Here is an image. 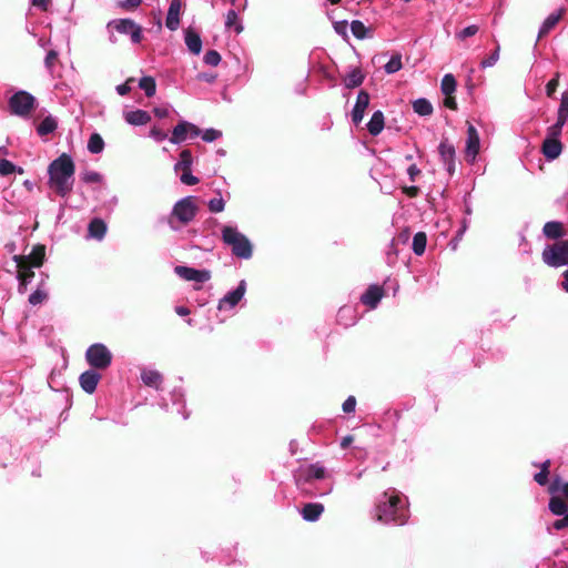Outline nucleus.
<instances>
[{
  "mask_svg": "<svg viewBox=\"0 0 568 568\" xmlns=\"http://www.w3.org/2000/svg\"><path fill=\"white\" fill-rule=\"evenodd\" d=\"M75 164L72 158L62 153L48 166V184L59 196H67L71 193L74 182Z\"/></svg>",
  "mask_w": 568,
  "mask_h": 568,
  "instance_id": "1",
  "label": "nucleus"
},
{
  "mask_svg": "<svg viewBox=\"0 0 568 568\" xmlns=\"http://www.w3.org/2000/svg\"><path fill=\"white\" fill-rule=\"evenodd\" d=\"M376 519L381 523L405 525L408 520V510L402 505L398 494L385 491L376 505Z\"/></svg>",
  "mask_w": 568,
  "mask_h": 568,
  "instance_id": "2",
  "label": "nucleus"
},
{
  "mask_svg": "<svg viewBox=\"0 0 568 568\" xmlns=\"http://www.w3.org/2000/svg\"><path fill=\"white\" fill-rule=\"evenodd\" d=\"M222 240L231 246L232 253L240 258H250L253 253L250 240L233 226L222 229Z\"/></svg>",
  "mask_w": 568,
  "mask_h": 568,
  "instance_id": "3",
  "label": "nucleus"
},
{
  "mask_svg": "<svg viewBox=\"0 0 568 568\" xmlns=\"http://www.w3.org/2000/svg\"><path fill=\"white\" fill-rule=\"evenodd\" d=\"M541 257L544 263L550 267L568 265V240L547 245L541 253Z\"/></svg>",
  "mask_w": 568,
  "mask_h": 568,
  "instance_id": "4",
  "label": "nucleus"
},
{
  "mask_svg": "<svg viewBox=\"0 0 568 568\" xmlns=\"http://www.w3.org/2000/svg\"><path fill=\"white\" fill-rule=\"evenodd\" d=\"M196 212L195 199L186 196L174 204L169 223L172 227H175L173 219H176L181 224L186 225L195 217Z\"/></svg>",
  "mask_w": 568,
  "mask_h": 568,
  "instance_id": "5",
  "label": "nucleus"
},
{
  "mask_svg": "<svg viewBox=\"0 0 568 568\" xmlns=\"http://www.w3.org/2000/svg\"><path fill=\"white\" fill-rule=\"evenodd\" d=\"M85 359L94 369H106L112 362V353L101 343L92 344L85 352Z\"/></svg>",
  "mask_w": 568,
  "mask_h": 568,
  "instance_id": "6",
  "label": "nucleus"
},
{
  "mask_svg": "<svg viewBox=\"0 0 568 568\" xmlns=\"http://www.w3.org/2000/svg\"><path fill=\"white\" fill-rule=\"evenodd\" d=\"M34 104V97L27 91H18L9 99L10 112L21 118L29 116Z\"/></svg>",
  "mask_w": 568,
  "mask_h": 568,
  "instance_id": "7",
  "label": "nucleus"
},
{
  "mask_svg": "<svg viewBox=\"0 0 568 568\" xmlns=\"http://www.w3.org/2000/svg\"><path fill=\"white\" fill-rule=\"evenodd\" d=\"M16 264L28 265V267H41L45 261V245L37 244L28 255H13Z\"/></svg>",
  "mask_w": 568,
  "mask_h": 568,
  "instance_id": "8",
  "label": "nucleus"
},
{
  "mask_svg": "<svg viewBox=\"0 0 568 568\" xmlns=\"http://www.w3.org/2000/svg\"><path fill=\"white\" fill-rule=\"evenodd\" d=\"M201 130L193 123L187 121H180L178 125L173 129L172 135L170 138V142L173 144H179L190 136L191 139L199 136Z\"/></svg>",
  "mask_w": 568,
  "mask_h": 568,
  "instance_id": "9",
  "label": "nucleus"
},
{
  "mask_svg": "<svg viewBox=\"0 0 568 568\" xmlns=\"http://www.w3.org/2000/svg\"><path fill=\"white\" fill-rule=\"evenodd\" d=\"M174 272L181 278L196 283H204L211 278V272L207 270H195L193 267L178 265Z\"/></svg>",
  "mask_w": 568,
  "mask_h": 568,
  "instance_id": "10",
  "label": "nucleus"
},
{
  "mask_svg": "<svg viewBox=\"0 0 568 568\" xmlns=\"http://www.w3.org/2000/svg\"><path fill=\"white\" fill-rule=\"evenodd\" d=\"M479 145L480 140L476 128L470 122H467V140L465 148V155L467 161L473 162L476 159L479 152Z\"/></svg>",
  "mask_w": 568,
  "mask_h": 568,
  "instance_id": "11",
  "label": "nucleus"
},
{
  "mask_svg": "<svg viewBox=\"0 0 568 568\" xmlns=\"http://www.w3.org/2000/svg\"><path fill=\"white\" fill-rule=\"evenodd\" d=\"M438 152L440 155L442 162L447 166V171L449 175H453L456 170V151L455 146L448 142L447 139L443 140L438 146Z\"/></svg>",
  "mask_w": 568,
  "mask_h": 568,
  "instance_id": "12",
  "label": "nucleus"
},
{
  "mask_svg": "<svg viewBox=\"0 0 568 568\" xmlns=\"http://www.w3.org/2000/svg\"><path fill=\"white\" fill-rule=\"evenodd\" d=\"M369 94L365 90H361L357 94L356 103L352 111V121L359 124L364 118L365 110L369 105Z\"/></svg>",
  "mask_w": 568,
  "mask_h": 568,
  "instance_id": "13",
  "label": "nucleus"
},
{
  "mask_svg": "<svg viewBox=\"0 0 568 568\" xmlns=\"http://www.w3.org/2000/svg\"><path fill=\"white\" fill-rule=\"evenodd\" d=\"M181 9V0H171L165 19V26L169 30L175 31L179 28Z\"/></svg>",
  "mask_w": 568,
  "mask_h": 568,
  "instance_id": "14",
  "label": "nucleus"
},
{
  "mask_svg": "<svg viewBox=\"0 0 568 568\" xmlns=\"http://www.w3.org/2000/svg\"><path fill=\"white\" fill-rule=\"evenodd\" d=\"M100 379L101 375L99 373H97L94 369H89L80 375L79 382L81 388L85 393L93 394Z\"/></svg>",
  "mask_w": 568,
  "mask_h": 568,
  "instance_id": "15",
  "label": "nucleus"
},
{
  "mask_svg": "<svg viewBox=\"0 0 568 568\" xmlns=\"http://www.w3.org/2000/svg\"><path fill=\"white\" fill-rule=\"evenodd\" d=\"M565 13H566V8H564V7L559 8L557 11L550 13L545 19V21L539 30L538 39H541L545 36H547L558 24V22L562 19Z\"/></svg>",
  "mask_w": 568,
  "mask_h": 568,
  "instance_id": "16",
  "label": "nucleus"
},
{
  "mask_svg": "<svg viewBox=\"0 0 568 568\" xmlns=\"http://www.w3.org/2000/svg\"><path fill=\"white\" fill-rule=\"evenodd\" d=\"M384 295V290L378 285H371L362 295L361 301L363 304L375 308Z\"/></svg>",
  "mask_w": 568,
  "mask_h": 568,
  "instance_id": "17",
  "label": "nucleus"
},
{
  "mask_svg": "<svg viewBox=\"0 0 568 568\" xmlns=\"http://www.w3.org/2000/svg\"><path fill=\"white\" fill-rule=\"evenodd\" d=\"M562 151V143L559 139H545L541 145V152L548 160L557 159Z\"/></svg>",
  "mask_w": 568,
  "mask_h": 568,
  "instance_id": "18",
  "label": "nucleus"
},
{
  "mask_svg": "<svg viewBox=\"0 0 568 568\" xmlns=\"http://www.w3.org/2000/svg\"><path fill=\"white\" fill-rule=\"evenodd\" d=\"M246 291V284L244 281H241L239 286L227 293L219 303V308H222L225 304H229L230 307H234L239 304V302L243 298Z\"/></svg>",
  "mask_w": 568,
  "mask_h": 568,
  "instance_id": "19",
  "label": "nucleus"
},
{
  "mask_svg": "<svg viewBox=\"0 0 568 568\" xmlns=\"http://www.w3.org/2000/svg\"><path fill=\"white\" fill-rule=\"evenodd\" d=\"M34 272L28 265L17 264V278L19 281L18 292L24 294L27 292L28 284L33 278Z\"/></svg>",
  "mask_w": 568,
  "mask_h": 568,
  "instance_id": "20",
  "label": "nucleus"
},
{
  "mask_svg": "<svg viewBox=\"0 0 568 568\" xmlns=\"http://www.w3.org/2000/svg\"><path fill=\"white\" fill-rule=\"evenodd\" d=\"M185 44L189 51L195 55L200 54L202 51V40L200 34L193 30L192 28H187L185 30Z\"/></svg>",
  "mask_w": 568,
  "mask_h": 568,
  "instance_id": "21",
  "label": "nucleus"
},
{
  "mask_svg": "<svg viewBox=\"0 0 568 568\" xmlns=\"http://www.w3.org/2000/svg\"><path fill=\"white\" fill-rule=\"evenodd\" d=\"M542 233L549 240H559L565 235L564 224L557 221L547 222L542 227Z\"/></svg>",
  "mask_w": 568,
  "mask_h": 568,
  "instance_id": "22",
  "label": "nucleus"
},
{
  "mask_svg": "<svg viewBox=\"0 0 568 568\" xmlns=\"http://www.w3.org/2000/svg\"><path fill=\"white\" fill-rule=\"evenodd\" d=\"M324 511V506L320 503H308L302 508V516L306 521H316Z\"/></svg>",
  "mask_w": 568,
  "mask_h": 568,
  "instance_id": "23",
  "label": "nucleus"
},
{
  "mask_svg": "<svg viewBox=\"0 0 568 568\" xmlns=\"http://www.w3.org/2000/svg\"><path fill=\"white\" fill-rule=\"evenodd\" d=\"M124 119L129 124H132V125H143L151 121L150 114L143 110L125 112Z\"/></svg>",
  "mask_w": 568,
  "mask_h": 568,
  "instance_id": "24",
  "label": "nucleus"
},
{
  "mask_svg": "<svg viewBox=\"0 0 568 568\" xmlns=\"http://www.w3.org/2000/svg\"><path fill=\"white\" fill-rule=\"evenodd\" d=\"M141 378L143 383L153 388H159L163 382V376L158 372L153 369H143L141 373Z\"/></svg>",
  "mask_w": 568,
  "mask_h": 568,
  "instance_id": "25",
  "label": "nucleus"
},
{
  "mask_svg": "<svg viewBox=\"0 0 568 568\" xmlns=\"http://www.w3.org/2000/svg\"><path fill=\"white\" fill-rule=\"evenodd\" d=\"M384 124L385 122L383 112L375 111L369 122L367 123V130L372 135L376 136L383 131Z\"/></svg>",
  "mask_w": 568,
  "mask_h": 568,
  "instance_id": "26",
  "label": "nucleus"
},
{
  "mask_svg": "<svg viewBox=\"0 0 568 568\" xmlns=\"http://www.w3.org/2000/svg\"><path fill=\"white\" fill-rule=\"evenodd\" d=\"M88 232L91 237L102 240L106 233V224L101 219H93L89 223Z\"/></svg>",
  "mask_w": 568,
  "mask_h": 568,
  "instance_id": "27",
  "label": "nucleus"
},
{
  "mask_svg": "<svg viewBox=\"0 0 568 568\" xmlns=\"http://www.w3.org/2000/svg\"><path fill=\"white\" fill-rule=\"evenodd\" d=\"M426 244H427L426 233L425 232L416 233L413 237V245H412L413 252L418 256L423 255L426 250Z\"/></svg>",
  "mask_w": 568,
  "mask_h": 568,
  "instance_id": "28",
  "label": "nucleus"
},
{
  "mask_svg": "<svg viewBox=\"0 0 568 568\" xmlns=\"http://www.w3.org/2000/svg\"><path fill=\"white\" fill-rule=\"evenodd\" d=\"M192 162H193V158H192L191 151L187 149L182 150L180 153V160L174 165V170L176 172L191 170Z\"/></svg>",
  "mask_w": 568,
  "mask_h": 568,
  "instance_id": "29",
  "label": "nucleus"
},
{
  "mask_svg": "<svg viewBox=\"0 0 568 568\" xmlns=\"http://www.w3.org/2000/svg\"><path fill=\"white\" fill-rule=\"evenodd\" d=\"M413 110L423 116L430 115L433 113V105L427 99L420 98L413 102Z\"/></svg>",
  "mask_w": 568,
  "mask_h": 568,
  "instance_id": "30",
  "label": "nucleus"
},
{
  "mask_svg": "<svg viewBox=\"0 0 568 568\" xmlns=\"http://www.w3.org/2000/svg\"><path fill=\"white\" fill-rule=\"evenodd\" d=\"M549 510L556 516L567 514L568 506L561 497L554 496L549 500Z\"/></svg>",
  "mask_w": 568,
  "mask_h": 568,
  "instance_id": "31",
  "label": "nucleus"
},
{
  "mask_svg": "<svg viewBox=\"0 0 568 568\" xmlns=\"http://www.w3.org/2000/svg\"><path fill=\"white\" fill-rule=\"evenodd\" d=\"M365 79V75L361 71V69L356 68L354 69L347 77L345 78V85L348 89L357 88L359 87Z\"/></svg>",
  "mask_w": 568,
  "mask_h": 568,
  "instance_id": "32",
  "label": "nucleus"
},
{
  "mask_svg": "<svg viewBox=\"0 0 568 568\" xmlns=\"http://www.w3.org/2000/svg\"><path fill=\"white\" fill-rule=\"evenodd\" d=\"M548 491L550 494L561 493L562 496L568 500V483L564 481L559 476L551 480L548 487Z\"/></svg>",
  "mask_w": 568,
  "mask_h": 568,
  "instance_id": "33",
  "label": "nucleus"
},
{
  "mask_svg": "<svg viewBox=\"0 0 568 568\" xmlns=\"http://www.w3.org/2000/svg\"><path fill=\"white\" fill-rule=\"evenodd\" d=\"M58 126V123L54 118L51 115L45 116L37 128V132L39 135H47L52 133Z\"/></svg>",
  "mask_w": 568,
  "mask_h": 568,
  "instance_id": "34",
  "label": "nucleus"
},
{
  "mask_svg": "<svg viewBox=\"0 0 568 568\" xmlns=\"http://www.w3.org/2000/svg\"><path fill=\"white\" fill-rule=\"evenodd\" d=\"M550 466H551V462L549 459L545 460L542 464H540V471L537 473L535 476H534V480L540 485V486H545L548 484V477H549V474H550Z\"/></svg>",
  "mask_w": 568,
  "mask_h": 568,
  "instance_id": "35",
  "label": "nucleus"
},
{
  "mask_svg": "<svg viewBox=\"0 0 568 568\" xmlns=\"http://www.w3.org/2000/svg\"><path fill=\"white\" fill-rule=\"evenodd\" d=\"M104 149V141L99 133L91 134L88 142V150L93 154H99Z\"/></svg>",
  "mask_w": 568,
  "mask_h": 568,
  "instance_id": "36",
  "label": "nucleus"
},
{
  "mask_svg": "<svg viewBox=\"0 0 568 568\" xmlns=\"http://www.w3.org/2000/svg\"><path fill=\"white\" fill-rule=\"evenodd\" d=\"M139 87L145 92L148 98H151L155 94L156 83L154 78L152 77H143L139 81Z\"/></svg>",
  "mask_w": 568,
  "mask_h": 568,
  "instance_id": "37",
  "label": "nucleus"
},
{
  "mask_svg": "<svg viewBox=\"0 0 568 568\" xmlns=\"http://www.w3.org/2000/svg\"><path fill=\"white\" fill-rule=\"evenodd\" d=\"M456 85L455 77L450 73L445 74L442 79L440 89L445 95L453 94L456 90Z\"/></svg>",
  "mask_w": 568,
  "mask_h": 568,
  "instance_id": "38",
  "label": "nucleus"
},
{
  "mask_svg": "<svg viewBox=\"0 0 568 568\" xmlns=\"http://www.w3.org/2000/svg\"><path fill=\"white\" fill-rule=\"evenodd\" d=\"M225 27L227 29L234 28L236 33H241L243 31V26L239 22V17L235 10L227 11Z\"/></svg>",
  "mask_w": 568,
  "mask_h": 568,
  "instance_id": "39",
  "label": "nucleus"
},
{
  "mask_svg": "<svg viewBox=\"0 0 568 568\" xmlns=\"http://www.w3.org/2000/svg\"><path fill=\"white\" fill-rule=\"evenodd\" d=\"M42 285H43V282L28 298L29 303L33 306L41 304L48 300V296H49L48 292L44 288H42Z\"/></svg>",
  "mask_w": 568,
  "mask_h": 568,
  "instance_id": "40",
  "label": "nucleus"
},
{
  "mask_svg": "<svg viewBox=\"0 0 568 568\" xmlns=\"http://www.w3.org/2000/svg\"><path fill=\"white\" fill-rule=\"evenodd\" d=\"M568 119V91L562 92L557 120L566 123Z\"/></svg>",
  "mask_w": 568,
  "mask_h": 568,
  "instance_id": "41",
  "label": "nucleus"
},
{
  "mask_svg": "<svg viewBox=\"0 0 568 568\" xmlns=\"http://www.w3.org/2000/svg\"><path fill=\"white\" fill-rule=\"evenodd\" d=\"M116 31L121 33H130L134 28L135 22L131 19H119L112 22Z\"/></svg>",
  "mask_w": 568,
  "mask_h": 568,
  "instance_id": "42",
  "label": "nucleus"
},
{
  "mask_svg": "<svg viewBox=\"0 0 568 568\" xmlns=\"http://www.w3.org/2000/svg\"><path fill=\"white\" fill-rule=\"evenodd\" d=\"M402 57L400 54L393 55L389 61L385 64V72L388 74L395 73L402 69Z\"/></svg>",
  "mask_w": 568,
  "mask_h": 568,
  "instance_id": "43",
  "label": "nucleus"
},
{
  "mask_svg": "<svg viewBox=\"0 0 568 568\" xmlns=\"http://www.w3.org/2000/svg\"><path fill=\"white\" fill-rule=\"evenodd\" d=\"M351 30L355 38L364 39L367 36V28L359 20H354L351 23Z\"/></svg>",
  "mask_w": 568,
  "mask_h": 568,
  "instance_id": "44",
  "label": "nucleus"
},
{
  "mask_svg": "<svg viewBox=\"0 0 568 568\" xmlns=\"http://www.w3.org/2000/svg\"><path fill=\"white\" fill-rule=\"evenodd\" d=\"M499 51H500V47L499 44L497 43L496 44V48L494 50V52L487 57L486 59H484L481 62H480V67L483 69H486V68H489V67H493L499 59Z\"/></svg>",
  "mask_w": 568,
  "mask_h": 568,
  "instance_id": "45",
  "label": "nucleus"
},
{
  "mask_svg": "<svg viewBox=\"0 0 568 568\" xmlns=\"http://www.w3.org/2000/svg\"><path fill=\"white\" fill-rule=\"evenodd\" d=\"M207 65L216 67L221 62V54L216 50H209L203 58Z\"/></svg>",
  "mask_w": 568,
  "mask_h": 568,
  "instance_id": "46",
  "label": "nucleus"
},
{
  "mask_svg": "<svg viewBox=\"0 0 568 568\" xmlns=\"http://www.w3.org/2000/svg\"><path fill=\"white\" fill-rule=\"evenodd\" d=\"M325 477V469L316 464L311 465L307 469V478L322 479Z\"/></svg>",
  "mask_w": 568,
  "mask_h": 568,
  "instance_id": "47",
  "label": "nucleus"
},
{
  "mask_svg": "<svg viewBox=\"0 0 568 568\" xmlns=\"http://www.w3.org/2000/svg\"><path fill=\"white\" fill-rule=\"evenodd\" d=\"M564 125H565L564 122L560 123V121L557 120L555 124H552L551 126H549L547 129V138L546 139H559Z\"/></svg>",
  "mask_w": 568,
  "mask_h": 568,
  "instance_id": "48",
  "label": "nucleus"
},
{
  "mask_svg": "<svg viewBox=\"0 0 568 568\" xmlns=\"http://www.w3.org/2000/svg\"><path fill=\"white\" fill-rule=\"evenodd\" d=\"M479 28L476 24H471L463 29L462 31L456 33V38L459 40H465L469 37H474L478 32Z\"/></svg>",
  "mask_w": 568,
  "mask_h": 568,
  "instance_id": "49",
  "label": "nucleus"
},
{
  "mask_svg": "<svg viewBox=\"0 0 568 568\" xmlns=\"http://www.w3.org/2000/svg\"><path fill=\"white\" fill-rule=\"evenodd\" d=\"M16 171V165L6 159L0 160V175L6 176L12 174Z\"/></svg>",
  "mask_w": 568,
  "mask_h": 568,
  "instance_id": "50",
  "label": "nucleus"
},
{
  "mask_svg": "<svg viewBox=\"0 0 568 568\" xmlns=\"http://www.w3.org/2000/svg\"><path fill=\"white\" fill-rule=\"evenodd\" d=\"M224 200L222 199V196H219V197H214L212 200H210L209 202V210L213 213H219V212H222L224 210Z\"/></svg>",
  "mask_w": 568,
  "mask_h": 568,
  "instance_id": "51",
  "label": "nucleus"
},
{
  "mask_svg": "<svg viewBox=\"0 0 568 568\" xmlns=\"http://www.w3.org/2000/svg\"><path fill=\"white\" fill-rule=\"evenodd\" d=\"M181 172H182V174L180 176V180L183 184L195 185L199 183V179L192 174V170L181 171Z\"/></svg>",
  "mask_w": 568,
  "mask_h": 568,
  "instance_id": "52",
  "label": "nucleus"
},
{
  "mask_svg": "<svg viewBox=\"0 0 568 568\" xmlns=\"http://www.w3.org/2000/svg\"><path fill=\"white\" fill-rule=\"evenodd\" d=\"M559 84V73H556L555 77L547 83L546 85V94L551 98L556 92Z\"/></svg>",
  "mask_w": 568,
  "mask_h": 568,
  "instance_id": "53",
  "label": "nucleus"
},
{
  "mask_svg": "<svg viewBox=\"0 0 568 568\" xmlns=\"http://www.w3.org/2000/svg\"><path fill=\"white\" fill-rule=\"evenodd\" d=\"M347 27H348V23L346 20L336 21L333 24L335 32L337 34L342 36L344 39H347Z\"/></svg>",
  "mask_w": 568,
  "mask_h": 568,
  "instance_id": "54",
  "label": "nucleus"
},
{
  "mask_svg": "<svg viewBox=\"0 0 568 568\" xmlns=\"http://www.w3.org/2000/svg\"><path fill=\"white\" fill-rule=\"evenodd\" d=\"M142 3V0H122L118 3V6L126 11H132L136 9Z\"/></svg>",
  "mask_w": 568,
  "mask_h": 568,
  "instance_id": "55",
  "label": "nucleus"
},
{
  "mask_svg": "<svg viewBox=\"0 0 568 568\" xmlns=\"http://www.w3.org/2000/svg\"><path fill=\"white\" fill-rule=\"evenodd\" d=\"M222 135V133L217 130H214V129H207L204 131V133L202 134V139L205 141V142H213L215 141L216 139H219L220 136Z\"/></svg>",
  "mask_w": 568,
  "mask_h": 568,
  "instance_id": "56",
  "label": "nucleus"
},
{
  "mask_svg": "<svg viewBox=\"0 0 568 568\" xmlns=\"http://www.w3.org/2000/svg\"><path fill=\"white\" fill-rule=\"evenodd\" d=\"M82 180L85 183H98L101 181V175L98 172L89 171L82 175Z\"/></svg>",
  "mask_w": 568,
  "mask_h": 568,
  "instance_id": "57",
  "label": "nucleus"
},
{
  "mask_svg": "<svg viewBox=\"0 0 568 568\" xmlns=\"http://www.w3.org/2000/svg\"><path fill=\"white\" fill-rule=\"evenodd\" d=\"M57 61H58V52L54 50H50L47 53V57L44 60L47 68L51 70L54 67V64L57 63Z\"/></svg>",
  "mask_w": 568,
  "mask_h": 568,
  "instance_id": "58",
  "label": "nucleus"
},
{
  "mask_svg": "<svg viewBox=\"0 0 568 568\" xmlns=\"http://www.w3.org/2000/svg\"><path fill=\"white\" fill-rule=\"evenodd\" d=\"M150 134L156 141H163L168 138V133L158 126H153Z\"/></svg>",
  "mask_w": 568,
  "mask_h": 568,
  "instance_id": "59",
  "label": "nucleus"
},
{
  "mask_svg": "<svg viewBox=\"0 0 568 568\" xmlns=\"http://www.w3.org/2000/svg\"><path fill=\"white\" fill-rule=\"evenodd\" d=\"M356 406V398L354 396H349L346 398V400L343 403V412L345 413H352L355 410Z\"/></svg>",
  "mask_w": 568,
  "mask_h": 568,
  "instance_id": "60",
  "label": "nucleus"
},
{
  "mask_svg": "<svg viewBox=\"0 0 568 568\" xmlns=\"http://www.w3.org/2000/svg\"><path fill=\"white\" fill-rule=\"evenodd\" d=\"M552 527L556 530L568 528V513L565 514L562 518L555 520Z\"/></svg>",
  "mask_w": 568,
  "mask_h": 568,
  "instance_id": "61",
  "label": "nucleus"
},
{
  "mask_svg": "<svg viewBox=\"0 0 568 568\" xmlns=\"http://www.w3.org/2000/svg\"><path fill=\"white\" fill-rule=\"evenodd\" d=\"M131 34V40L132 42L134 43H139L141 42L142 40V30H141V27L138 26L136 23L134 24V28L132 29V31L130 32Z\"/></svg>",
  "mask_w": 568,
  "mask_h": 568,
  "instance_id": "62",
  "label": "nucleus"
},
{
  "mask_svg": "<svg viewBox=\"0 0 568 568\" xmlns=\"http://www.w3.org/2000/svg\"><path fill=\"white\" fill-rule=\"evenodd\" d=\"M444 105L450 110H457V102L453 94L445 95Z\"/></svg>",
  "mask_w": 568,
  "mask_h": 568,
  "instance_id": "63",
  "label": "nucleus"
},
{
  "mask_svg": "<svg viewBox=\"0 0 568 568\" xmlns=\"http://www.w3.org/2000/svg\"><path fill=\"white\" fill-rule=\"evenodd\" d=\"M403 192H404L407 196H409V197H416V196H418V194H419L420 190H419V187H418V186H414V185H413V186H405V187H403Z\"/></svg>",
  "mask_w": 568,
  "mask_h": 568,
  "instance_id": "64",
  "label": "nucleus"
}]
</instances>
